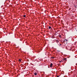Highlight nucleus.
Here are the masks:
<instances>
[{
    "mask_svg": "<svg viewBox=\"0 0 77 77\" xmlns=\"http://www.w3.org/2000/svg\"><path fill=\"white\" fill-rule=\"evenodd\" d=\"M34 75H37V73L36 72H35L34 73Z\"/></svg>",
    "mask_w": 77,
    "mask_h": 77,
    "instance_id": "5",
    "label": "nucleus"
},
{
    "mask_svg": "<svg viewBox=\"0 0 77 77\" xmlns=\"http://www.w3.org/2000/svg\"><path fill=\"white\" fill-rule=\"evenodd\" d=\"M63 60H64V61L66 62V61H67V60H66V58H65Z\"/></svg>",
    "mask_w": 77,
    "mask_h": 77,
    "instance_id": "1",
    "label": "nucleus"
},
{
    "mask_svg": "<svg viewBox=\"0 0 77 77\" xmlns=\"http://www.w3.org/2000/svg\"><path fill=\"white\" fill-rule=\"evenodd\" d=\"M52 58H53V59H54V57H52Z\"/></svg>",
    "mask_w": 77,
    "mask_h": 77,
    "instance_id": "12",
    "label": "nucleus"
},
{
    "mask_svg": "<svg viewBox=\"0 0 77 77\" xmlns=\"http://www.w3.org/2000/svg\"><path fill=\"white\" fill-rule=\"evenodd\" d=\"M52 66H53V63H51L50 64V67L51 68V67H52Z\"/></svg>",
    "mask_w": 77,
    "mask_h": 77,
    "instance_id": "2",
    "label": "nucleus"
},
{
    "mask_svg": "<svg viewBox=\"0 0 77 77\" xmlns=\"http://www.w3.org/2000/svg\"><path fill=\"white\" fill-rule=\"evenodd\" d=\"M49 29H51V26H49Z\"/></svg>",
    "mask_w": 77,
    "mask_h": 77,
    "instance_id": "6",
    "label": "nucleus"
},
{
    "mask_svg": "<svg viewBox=\"0 0 77 77\" xmlns=\"http://www.w3.org/2000/svg\"><path fill=\"white\" fill-rule=\"evenodd\" d=\"M56 41V42H57H57H59V41L57 40H55Z\"/></svg>",
    "mask_w": 77,
    "mask_h": 77,
    "instance_id": "3",
    "label": "nucleus"
},
{
    "mask_svg": "<svg viewBox=\"0 0 77 77\" xmlns=\"http://www.w3.org/2000/svg\"><path fill=\"white\" fill-rule=\"evenodd\" d=\"M63 62V61H62V60L60 61L59 62Z\"/></svg>",
    "mask_w": 77,
    "mask_h": 77,
    "instance_id": "9",
    "label": "nucleus"
},
{
    "mask_svg": "<svg viewBox=\"0 0 77 77\" xmlns=\"http://www.w3.org/2000/svg\"><path fill=\"white\" fill-rule=\"evenodd\" d=\"M59 37H60V38H62V36H61V35H60L59 36Z\"/></svg>",
    "mask_w": 77,
    "mask_h": 77,
    "instance_id": "7",
    "label": "nucleus"
},
{
    "mask_svg": "<svg viewBox=\"0 0 77 77\" xmlns=\"http://www.w3.org/2000/svg\"><path fill=\"white\" fill-rule=\"evenodd\" d=\"M23 17H26V15H24L23 16Z\"/></svg>",
    "mask_w": 77,
    "mask_h": 77,
    "instance_id": "10",
    "label": "nucleus"
},
{
    "mask_svg": "<svg viewBox=\"0 0 77 77\" xmlns=\"http://www.w3.org/2000/svg\"><path fill=\"white\" fill-rule=\"evenodd\" d=\"M65 41H67V39H65Z\"/></svg>",
    "mask_w": 77,
    "mask_h": 77,
    "instance_id": "8",
    "label": "nucleus"
},
{
    "mask_svg": "<svg viewBox=\"0 0 77 77\" xmlns=\"http://www.w3.org/2000/svg\"><path fill=\"white\" fill-rule=\"evenodd\" d=\"M19 61H20H20H21V60H20V59H19Z\"/></svg>",
    "mask_w": 77,
    "mask_h": 77,
    "instance_id": "11",
    "label": "nucleus"
},
{
    "mask_svg": "<svg viewBox=\"0 0 77 77\" xmlns=\"http://www.w3.org/2000/svg\"><path fill=\"white\" fill-rule=\"evenodd\" d=\"M55 36H54V35H53V36H52L51 38H54V37Z\"/></svg>",
    "mask_w": 77,
    "mask_h": 77,
    "instance_id": "4",
    "label": "nucleus"
}]
</instances>
